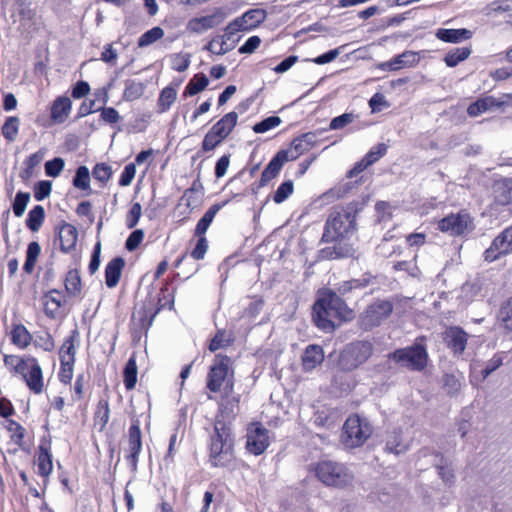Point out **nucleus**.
<instances>
[{"instance_id":"obj_1","label":"nucleus","mask_w":512,"mask_h":512,"mask_svg":"<svg viewBox=\"0 0 512 512\" xmlns=\"http://www.w3.org/2000/svg\"><path fill=\"white\" fill-rule=\"evenodd\" d=\"M312 317L319 329L333 332L336 329L334 320L350 321L354 318V311L336 291L323 289L313 305Z\"/></svg>"},{"instance_id":"obj_2","label":"nucleus","mask_w":512,"mask_h":512,"mask_svg":"<svg viewBox=\"0 0 512 512\" xmlns=\"http://www.w3.org/2000/svg\"><path fill=\"white\" fill-rule=\"evenodd\" d=\"M369 197L362 201H353L339 210L333 211L326 220L322 242L330 243L346 238L356 231V217Z\"/></svg>"},{"instance_id":"obj_3","label":"nucleus","mask_w":512,"mask_h":512,"mask_svg":"<svg viewBox=\"0 0 512 512\" xmlns=\"http://www.w3.org/2000/svg\"><path fill=\"white\" fill-rule=\"evenodd\" d=\"M206 388L212 393L222 392L229 397L234 391V370L227 355L217 354L206 377Z\"/></svg>"},{"instance_id":"obj_4","label":"nucleus","mask_w":512,"mask_h":512,"mask_svg":"<svg viewBox=\"0 0 512 512\" xmlns=\"http://www.w3.org/2000/svg\"><path fill=\"white\" fill-rule=\"evenodd\" d=\"M234 440L224 422H216L211 435L209 461L213 467H228L234 461Z\"/></svg>"},{"instance_id":"obj_5","label":"nucleus","mask_w":512,"mask_h":512,"mask_svg":"<svg viewBox=\"0 0 512 512\" xmlns=\"http://www.w3.org/2000/svg\"><path fill=\"white\" fill-rule=\"evenodd\" d=\"M374 353L371 340H354L347 343L339 352L337 367L343 372H352L365 364Z\"/></svg>"},{"instance_id":"obj_6","label":"nucleus","mask_w":512,"mask_h":512,"mask_svg":"<svg viewBox=\"0 0 512 512\" xmlns=\"http://www.w3.org/2000/svg\"><path fill=\"white\" fill-rule=\"evenodd\" d=\"M316 477L324 485L345 488L352 485L354 474L344 464L331 460H323L315 467Z\"/></svg>"},{"instance_id":"obj_7","label":"nucleus","mask_w":512,"mask_h":512,"mask_svg":"<svg viewBox=\"0 0 512 512\" xmlns=\"http://www.w3.org/2000/svg\"><path fill=\"white\" fill-rule=\"evenodd\" d=\"M417 338L415 343L405 348H399L388 354V359L411 371H422L428 362V353L424 344Z\"/></svg>"},{"instance_id":"obj_8","label":"nucleus","mask_w":512,"mask_h":512,"mask_svg":"<svg viewBox=\"0 0 512 512\" xmlns=\"http://www.w3.org/2000/svg\"><path fill=\"white\" fill-rule=\"evenodd\" d=\"M373 428L366 418L350 415L343 426L342 442L348 448L362 446L371 436Z\"/></svg>"},{"instance_id":"obj_9","label":"nucleus","mask_w":512,"mask_h":512,"mask_svg":"<svg viewBox=\"0 0 512 512\" xmlns=\"http://www.w3.org/2000/svg\"><path fill=\"white\" fill-rule=\"evenodd\" d=\"M393 312V304L389 300H376L368 305L357 319L358 328L368 332L380 326Z\"/></svg>"},{"instance_id":"obj_10","label":"nucleus","mask_w":512,"mask_h":512,"mask_svg":"<svg viewBox=\"0 0 512 512\" xmlns=\"http://www.w3.org/2000/svg\"><path fill=\"white\" fill-rule=\"evenodd\" d=\"M439 230L452 236H461L474 229L473 219L466 212L450 214L439 221Z\"/></svg>"},{"instance_id":"obj_11","label":"nucleus","mask_w":512,"mask_h":512,"mask_svg":"<svg viewBox=\"0 0 512 512\" xmlns=\"http://www.w3.org/2000/svg\"><path fill=\"white\" fill-rule=\"evenodd\" d=\"M509 253H512V225L494 238L491 245L484 251L483 256L485 261L493 262Z\"/></svg>"},{"instance_id":"obj_12","label":"nucleus","mask_w":512,"mask_h":512,"mask_svg":"<svg viewBox=\"0 0 512 512\" xmlns=\"http://www.w3.org/2000/svg\"><path fill=\"white\" fill-rule=\"evenodd\" d=\"M267 12L261 8L250 9L240 17L235 18L227 25V30L231 32L249 31L258 27L265 21Z\"/></svg>"},{"instance_id":"obj_13","label":"nucleus","mask_w":512,"mask_h":512,"mask_svg":"<svg viewBox=\"0 0 512 512\" xmlns=\"http://www.w3.org/2000/svg\"><path fill=\"white\" fill-rule=\"evenodd\" d=\"M142 450V433L139 419H132L128 430V449L125 456L130 465L131 471L136 472L138 467L139 454Z\"/></svg>"},{"instance_id":"obj_14","label":"nucleus","mask_w":512,"mask_h":512,"mask_svg":"<svg viewBox=\"0 0 512 512\" xmlns=\"http://www.w3.org/2000/svg\"><path fill=\"white\" fill-rule=\"evenodd\" d=\"M3 362L10 373L21 376L29 389L32 390V364L30 359L11 354L5 355Z\"/></svg>"},{"instance_id":"obj_15","label":"nucleus","mask_w":512,"mask_h":512,"mask_svg":"<svg viewBox=\"0 0 512 512\" xmlns=\"http://www.w3.org/2000/svg\"><path fill=\"white\" fill-rule=\"evenodd\" d=\"M269 446L268 430L261 425L249 429L247 433L246 449L256 456L262 454Z\"/></svg>"},{"instance_id":"obj_16","label":"nucleus","mask_w":512,"mask_h":512,"mask_svg":"<svg viewBox=\"0 0 512 512\" xmlns=\"http://www.w3.org/2000/svg\"><path fill=\"white\" fill-rule=\"evenodd\" d=\"M443 341L454 355H462L466 349L468 334L458 326L448 327L443 333Z\"/></svg>"},{"instance_id":"obj_17","label":"nucleus","mask_w":512,"mask_h":512,"mask_svg":"<svg viewBox=\"0 0 512 512\" xmlns=\"http://www.w3.org/2000/svg\"><path fill=\"white\" fill-rule=\"evenodd\" d=\"M317 142V135L314 132H307L299 137H296L291 142L290 148L284 150L287 152V157L290 161L298 159L302 154L308 152L315 146Z\"/></svg>"},{"instance_id":"obj_18","label":"nucleus","mask_w":512,"mask_h":512,"mask_svg":"<svg viewBox=\"0 0 512 512\" xmlns=\"http://www.w3.org/2000/svg\"><path fill=\"white\" fill-rule=\"evenodd\" d=\"M226 15L222 10H217L215 13L199 18L191 19L187 24V29L193 33H202L208 29H212L220 25Z\"/></svg>"},{"instance_id":"obj_19","label":"nucleus","mask_w":512,"mask_h":512,"mask_svg":"<svg viewBox=\"0 0 512 512\" xmlns=\"http://www.w3.org/2000/svg\"><path fill=\"white\" fill-rule=\"evenodd\" d=\"M288 161L290 160L287 157V152H284V149L278 151L263 170L258 187L266 186L272 179H274L279 174L284 163Z\"/></svg>"},{"instance_id":"obj_20","label":"nucleus","mask_w":512,"mask_h":512,"mask_svg":"<svg viewBox=\"0 0 512 512\" xmlns=\"http://www.w3.org/2000/svg\"><path fill=\"white\" fill-rule=\"evenodd\" d=\"M235 33L236 32L229 33L226 27L225 33L223 35L213 37L204 49L216 55H224L228 53L234 49L235 42L228 44L227 41L230 40Z\"/></svg>"},{"instance_id":"obj_21","label":"nucleus","mask_w":512,"mask_h":512,"mask_svg":"<svg viewBox=\"0 0 512 512\" xmlns=\"http://www.w3.org/2000/svg\"><path fill=\"white\" fill-rule=\"evenodd\" d=\"M72 102L65 96L57 97L51 106V120L56 124H62L69 117Z\"/></svg>"},{"instance_id":"obj_22","label":"nucleus","mask_w":512,"mask_h":512,"mask_svg":"<svg viewBox=\"0 0 512 512\" xmlns=\"http://www.w3.org/2000/svg\"><path fill=\"white\" fill-rule=\"evenodd\" d=\"M125 260L122 257H115L105 267V283L108 288H114L119 283Z\"/></svg>"},{"instance_id":"obj_23","label":"nucleus","mask_w":512,"mask_h":512,"mask_svg":"<svg viewBox=\"0 0 512 512\" xmlns=\"http://www.w3.org/2000/svg\"><path fill=\"white\" fill-rule=\"evenodd\" d=\"M50 449V440H41L38 455V473L43 477H47L52 472L53 464Z\"/></svg>"},{"instance_id":"obj_24","label":"nucleus","mask_w":512,"mask_h":512,"mask_svg":"<svg viewBox=\"0 0 512 512\" xmlns=\"http://www.w3.org/2000/svg\"><path fill=\"white\" fill-rule=\"evenodd\" d=\"M204 194V187L199 179L193 181L186 189L180 199L181 203L189 209H194L201 202Z\"/></svg>"},{"instance_id":"obj_25","label":"nucleus","mask_w":512,"mask_h":512,"mask_svg":"<svg viewBox=\"0 0 512 512\" xmlns=\"http://www.w3.org/2000/svg\"><path fill=\"white\" fill-rule=\"evenodd\" d=\"M60 248L64 253L75 248L78 240V231L71 224L64 223L59 230Z\"/></svg>"},{"instance_id":"obj_26","label":"nucleus","mask_w":512,"mask_h":512,"mask_svg":"<svg viewBox=\"0 0 512 512\" xmlns=\"http://www.w3.org/2000/svg\"><path fill=\"white\" fill-rule=\"evenodd\" d=\"M473 33L471 30L466 28L460 29H445L440 28L436 31V37L446 43H460L465 40H469Z\"/></svg>"},{"instance_id":"obj_27","label":"nucleus","mask_w":512,"mask_h":512,"mask_svg":"<svg viewBox=\"0 0 512 512\" xmlns=\"http://www.w3.org/2000/svg\"><path fill=\"white\" fill-rule=\"evenodd\" d=\"M419 61V56L417 52L413 51H405L404 53L397 55L391 61L385 62L381 65L383 69H388L390 71L400 69L402 67L408 66L412 67L416 65Z\"/></svg>"},{"instance_id":"obj_28","label":"nucleus","mask_w":512,"mask_h":512,"mask_svg":"<svg viewBox=\"0 0 512 512\" xmlns=\"http://www.w3.org/2000/svg\"><path fill=\"white\" fill-rule=\"evenodd\" d=\"M64 295L57 291L51 290L42 297L44 311L47 316L55 318L58 315L59 309L64 302Z\"/></svg>"},{"instance_id":"obj_29","label":"nucleus","mask_w":512,"mask_h":512,"mask_svg":"<svg viewBox=\"0 0 512 512\" xmlns=\"http://www.w3.org/2000/svg\"><path fill=\"white\" fill-rule=\"evenodd\" d=\"M238 114L234 111L225 114L219 121H217L211 129L216 133L219 138L226 139L237 125Z\"/></svg>"},{"instance_id":"obj_30","label":"nucleus","mask_w":512,"mask_h":512,"mask_svg":"<svg viewBox=\"0 0 512 512\" xmlns=\"http://www.w3.org/2000/svg\"><path fill=\"white\" fill-rule=\"evenodd\" d=\"M373 276L370 273H365L358 279H351L339 283L335 290L339 296H345L354 289H362L367 287L373 280Z\"/></svg>"},{"instance_id":"obj_31","label":"nucleus","mask_w":512,"mask_h":512,"mask_svg":"<svg viewBox=\"0 0 512 512\" xmlns=\"http://www.w3.org/2000/svg\"><path fill=\"white\" fill-rule=\"evenodd\" d=\"M228 203V200L223 201L221 203H215L205 212V214L198 221L194 235L195 236H204L209 226L211 225L216 214Z\"/></svg>"},{"instance_id":"obj_32","label":"nucleus","mask_w":512,"mask_h":512,"mask_svg":"<svg viewBox=\"0 0 512 512\" xmlns=\"http://www.w3.org/2000/svg\"><path fill=\"white\" fill-rule=\"evenodd\" d=\"M324 359L323 350L319 345H309L302 356V366L305 371L313 370Z\"/></svg>"},{"instance_id":"obj_33","label":"nucleus","mask_w":512,"mask_h":512,"mask_svg":"<svg viewBox=\"0 0 512 512\" xmlns=\"http://www.w3.org/2000/svg\"><path fill=\"white\" fill-rule=\"evenodd\" d=\"M408 448V444L403 442L402 430L400 428H396L387 434L385 444L386 452L399 455L405 453Z\"/></svg>"},{"instance_id":"obj_34","label":"nucleus","mask_w":512,"mask_h":512,"mask_svg":"<svg viewBox=\"0 0 512 512\" xmlns=\"http://www.w3.org/2000/svg\"><path fill=\"white\" fill-rule=\"evenodd\" d=\"M502 105V103L498 102L492 96H486L483 98H479L475 102L471 103L467 108V114L470 117H477L482 113L489 111L493 108H498Z\"/></svg>"},{"instance_id":"obj_35","label":"nucleus","mask_w":512,"mask_h":512,"mask_svg":"<svg viewBox=\"0 0 512 512\" xmlns=\"http://www.w3.org/2000/svg\"><path fill=\"white\" fill-rule=\"evenodd\" d=\"M79 340V332L77 329L71 331L70 335L65 339L59 350L60 361L75 362L76 347L75 343Z\"/></svg>"},{"instance_id":"obj_36","label":"nucleus","mask_w":512,"mask_h":512,"mask_svg":"<svg viewBox=\"0 0 512 512\" xmlns=\"http://www.w3.org/2000/svg\"><path fill=\"white\" fill-rule=\"evenodd\" d=\"M10 339L12 344L23 349L30 344L32 336L24 325L15 324L12 327Z\"/></svg>"},{"instance_id":"obj_37","label":"nucleus","mask_w":512,"mask_h":512,"mask_svg":"<svg viewBox=\"0 0 512 512\" xmlns=\"http://www.w3.org/2000/svg\"><path fill=\"white\" fill-rule=\"evenodd\" d=\"M209 84V79L203 73L195 74L188 82L183 92L184 97L194 96L203 91Z\"/></svg>"},{"instance_id":"obj_38","label":"nucleus","mask_w":512,"mask_h":512,"mask_svg":"<svg viewBox=\"0 0 512 512\" xmlns=\"http://www.w3.org/2000/svg\"><path fill=\"white\" fill-rule=\"evenodd\" d=\"M495 200L500 205L512 204V179H506L495 186Z\"/></svg>"},{"instance_id":"obj_39","label":"nucleus","mask_w":512,"mask_h":512,"mask_svg":"<svg viewBox=\"0 0 512 512\" xmlns=\"http://www.w3.org/2000/svg\"><path fill=\"white\" fill-rule=\"evenodd\" d=\"M81 278L77 269L67 272L65 278V289L70 296H78L81 293Z\"/></svg>"},{"instance_id":"obj_40","label":"nucleus","mask_w":512,"mask_h":512,"mask_svg":"<svg viewBox=\"0 0 512 512\" xmlns=\"http://www.w3.org/2000/svg\"><path fill=\"white\" fill-rule=\"evenodd\" d=\"M471 54L470 47H459L450 50L444 58V61L448 67H455L460 62L467 59Z\"/></svg>"},{"instance_id":"obj_41","label":"nucleus","mask_w":512,"mask_h":512,"mask_svg":"<svg viewBox=\"0 0 512 512\" xmlns=\"http://www.w3.org/2000/svg\"><path fill=\"white\" fill-rule=\"evenodd\" d=\"M137 364L135 357L132 356L126 362L123 376H124V385L127 390H132L135 388L137 382Z\"/></svg>"},{"instance_id":"obj_42","label":"nucleus","mask_w":512,"mask_h":512,"mask_svg":"<svg viewBox=\"0 0 512 512\" xmlns=\"http://www.w3.org/2000/svg\"><path fill=\"white\" fill-rule=\"evenodd\" d=\"M177 98V92L173 87H165L159 95L157 106L158 112L164 113L170 109Z\"/></svg>"},{"instance_id":"obj_43","label":"nucleus","mask_w":512,"mask_h":512,"mask_svg":"<svg viewBox=\"0 0 512 512\" xmlns=\"http://www.w3.org/2000/svg\"><path fill=\"white\" fill-rule=\"evenodd\" d=\"M145 90V86L142 82H137L132 79L125 81V89L123 92V98L126 101H134L139 99Z\"/></svg>"},{"instance_id":"obj_44","label":"nucleus","mask_w":512,"mask_h":512,"mask_svg":"<svg viewBox=\"0 0 512 512\" xmlns=\"http://www.w3.org/2000/svg\"><path fill=\"white\" fill-rule=\"evenodd\" d=\"M463 381L464 376L462 374L458 376L455 374H445L443 376V387L448 395L454 396L460 392Z\"/></svg>"},{"instance_id":"obj_45","label":"nucleus","mask_w":512,"mask_h":512,"mask_svg":"<svg viewBox=\"0 0 512 512\" xmlns=\"http://www.w3.org/2000/svg\"><path fill=\"white\" fill-rule=\"evenodd\" d=\"M163 35L164 31L161 27H153L139 37L138 46L141 48L149 46L157 40L161 39Z\"/></svg>"},{"instance_id":"obj_46","label":"nucleus","mask_w":512,"mask_h":512,"mask_svg":"<svg viewBox=\"0 0 512 512\" xmlns=\"http://www.w3.org/2000/svg\"><path fill=\"white\" fill-rule=\"evenodd\" d=\"M73 185L81 190H87L90 188V174L89 169L86 166H80L77 168L73 178Z\"/></svg>"},{"instance_id":"obj_47","label":"nucleus","mask_w":512,"mask_h":512,"mask_svg":"<svg viewBox=\"0 0 512 512\" xmlns=\"http://www.w3.org/2000/svg\"><path fill=\"white\" fill-rule=\"evenodd\" d=\"M6 429L11 435V439L19 446L23 445L25 429L16 421L7 418Z\"/></svg>"},{"instance_id":"obj_48","label":"nucleus","mask_w":512,"mask_h":512,"mask_svg":"<svg viewBox=\"0 0 512 512\" xmlns=\"http://www.w3.org/2000/svg\"><path fill=\"white\" fill-rule=\"evenodd\" d=\"M110 409L107 399H100L97 403L96 411L94 414L95 421L101 423V430L106 426L109 421Z\"/></svg>"},{"instance_id":"obj_49","label":"nucleus","mask_w":512,"mask_h":512,"mask_svg":"<svg viewBox=\"0 0 512 512\" xmlns=\"http://www.w3.org/2000/svg\"><path fill=\"white\" fill-rule=\"evenodd\" d=\"M498 320L501 321L505 329L512 331V297L501 306Z\"/></svg>"},{"instance_id":"obj_50","label":"nucleus","mask_w":512,"mask_h":512,"mask_svg":"<svg viewBox=\"0 0 512 512\" xmlns=\"http://www.w3.org/2000/svg\"><path fill=\"white\" fill-rule=\"evenodd\" d=\"M231 342L232 339L229 335H227L225 330H218L215 336L211 339L209 350L211 352H215L221 348L229 346Z\"/></svg>"},{"instance_id":"obj_51","label":"nucleus","mask_w":512,"mask_h":512,"mask_svg":"<svg viewBox=\"0 0 512 512\" xmlns=\"http://www.w3.org/2000/svg\"><path fill=\"white\" fill-rule=\"evenodd\" d=\"M294 191V184L292 180H287L283 182L275 191L273 195V201L276 204L283 203L286 199L292 195Z\"/></svg>"},{"instance_id":"obj_52","label":"nucleus","mask_w":512,"mask_h":512,"mask_svg":"<svg viewBox=\"0 0 512 512\" xmlns=\"http://www.w3.org/2000/svg\"><path fill=\"white\" fill-rule=\"evenodd\" d=\"M19 119L17 117H8L2 126V134L5 139L13 141L17 135Z\"/></svg>"},{"instance_id":"obj_53","label":"nucleus","mask_w":512,"mask_h":512,"mask_svg":"<svg viewBox=\"0 0 512 512\" xmlns=\"http://www.w3.org/2000/svg\"><path fill=\"white\" fill-rule=\"evenodd\" d=\"M65 162L61 157H55L45 163V174L49 177L56 178L63 171Z\"/></svg>"},{"instance_id":"obj_54","label":"nucleus","mask_w":512,"mask_h":512,"mask_svg":"<svg viewBox=\"0 0 512 512\" xmlns=\"http://www.w3.org/2000/svg\"><path fill=\"white\" fill-rule=\"evenodd\" d=\"M30 200V194L24 192H18L13 201L12 209L13 213L16 217H20L23 215L27 204Z\"/></svg>"},{"instance_id":"obj_55","label":"nucleus","mask_w":512,"mask_h":512,"mask_svg":"<svg viewBox=\"0 0 512 512\" xmlns=\"http://www.w3.org/2000/svg\"><path fill=\"white\" fill-rule=\"evenodd\" d=\"M282 122L281 118L278 116H270L262 121L256 123L253 126V131L255 133H265L268 130L277 127Z\"/></svg>"},{"instance_id":"obj_56","label":"nucleus","mask_w":512,"mask_h":512,"mask_svg":"<svg viewBox=\"0 0 512 512\" xmlns=\"http://www.w3.org/2000/svg\"><path fill=\"white\" fill-rule=\"evenodd\" d=\"M34 346L40 347L45 351H50L54 347V341L48 332L39 331L34 334Z\"/></svg>"},{"instance_id":"obj_57","label":"nucleus","mask_w":512,"mask_h":512,"mask_svg":"<svg viewBox=\"0 0 512 512\" xmlns=\"http://www.w3.org/2000/svg\"><path fill=\"white\" fill-rule=\"evenodd\" d=\"M224 138H219L216 133L210 129L206 135L204 136L203 142H202V150L204 152H209L214 150L217 146H219Z\"/></svg>"},{"instance_id":"obj_58","label":"nucleus","mask_w":512,"mask_h":512,"mask_svg":"<svg viewBox=\"0 0 512 512\" xmlns=\"http://www.w3.org/2000/svg\"><path fill=\"white\" fill-rule=\"evenodd\" d=\"M92 175L101 183H106L112 175V168L105 163L96 164L92 170Z\"/></svg>"},{"instance_id":"obj_59","label":"nucleus","mask_w":512,"mask_h":512,"mask_svg":"<svg viewBox=\"0 0 512 512\" xmlns=\"http://www.w3.org/2000/svg\"><path fill=\"white\" fill-rule=\"evenodd\" d=\"M387 152V146L384 143H379L373 147L363 158L369 166L377 162Z\"/></svg>"},{"instance_id":"obj_60","label":"nucleus","mask_w":512,"mask_h":512,"mask_svg":"<svg viewBox=\"0 0 512 512\" xmlns=\"http://www.w3.org/2000/svg\"><path fill=\"white\" fill-rule=\"evenodd\" d=\"M503 364V354L496 353L491 359H489L481 374L483 379H486L491 373L497 370Z\"/></svg>"},{"instance_id":"obj_61","label":"nucleus","mask_w":512,"mask_h":512,"mask_svg":"<svg viewBox=\"0 0 512 512\" xmlns=\"http://www.w3.org/2000/svg\"><path fill=\"white\" fill-rule=\"evenodd\" d=\"M52 182L49 180L39 181L34 185V198L38 201L44 200L51 193Z\"/></svg>"},{"instance_id":"obj_62","label":"nucleus","mask_w":512,"mask_h":512,"mask_svg":"<svg viewBox=\"0 0 512 512\" xmlns=\"http://www.w3.org/2000/svg\"><path fill=\"white\" fill-rule=\"evenodd\" d=\"M73 361H60V371L58 374L59 380L64 384H69L73 377Z\"/></svg>"},{"instance_id":"obj_63","label":"nucleus","mask_w":512,"mask_h":512,"mask_svg":"<svg viewBox=\"0 0 512 512\" xmlns=\"http://www.w3.org/2000/svg\"><path fill=\"white\" fill-rule=\"evenodd\" d=\"M355 118H356V115L353 113H344L340 116L333 118L330 122L329 128L331 130L342 129L345 126H347L348 124H351Z\"/></svg>"},{"instance_id":"obj_64","label":"nucleus","mask_w":512,"mask_h":512,"mask_svg":"<svg viewBox=\"0 0 512 512\" xmlns=\"http://www.w3.org/2000/svg\"><path fill=\"white\" fill-rule=\"evenodd\" d=\"M190 65L189 54H174L172 56V69L177 72H184Z\"/></svg>"}]
</instances>
